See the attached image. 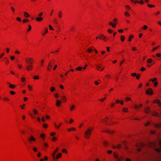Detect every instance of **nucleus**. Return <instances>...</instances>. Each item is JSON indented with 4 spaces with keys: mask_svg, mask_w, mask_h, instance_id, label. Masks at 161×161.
<instances>
[{
    "mask_svg": "<svg viewBox=\"0 0 161 161\" xmlns=\"http://www.w3.org/2000/svg\"><path fill=\"white\" fill-rule=\"evenodd\" d=\"M93 128H88L86 131L85 132V137L86 138H89L91 135L92 131V130Z\"/></svg>",
    "mask_w": 161,
    "mask_h": 161,
    "instance_id": "obj_1",
    "label": "nucleus"
},
{
    "mask_svg": "<svg viewBox=\"0 0 161 161\" xmlns=\"http://www.w3.org/2000/svg\"><path fill=\"white\" fill-rule=\"evenodd\" d=\"M157 80V78H153V79H150V81H152V82L154 83V86L156 87L158 85V82L157 81H155Z\"/></svg>",
    "mask_w": 161,
    "mask_h": 161,
    "instance_id": "obj_2",
    "label": "nucleus"
},
{
    "mask_svg": "<svg viewBox=\"0 0 161 161\" xmlns=\"http://www.w3.org/2000/svg\"><path fill=\"white\" fill-rule=\"evenodd\" d=\"M95 66L97 68V69L98 70L102 71L104 68V67L102 68L101 65V64H96L95 65Z\"/></svg>",
    "mask_w": 161,
    "mask_h": 161,
    "instance_id": "obj_3",
    "label": "nucleus"
},
{
    "mask_svg": "<svg viewBox=\"0 0 161 161\" xmlns=\"http://www.w3.org/2000/svg\"><path fill=\"white\" fill-rule=\"evenodd\" d=\"M158 144L159 145L160 148H155L154 149L156 151L160 153L161 152V140L159 141Z\"/></svg>",
    "mask_w": 161,
    "mask_h": 161,
    "instance_id": "obj_4",
    "label": "nucleus"
},
{
    "mask_svg": "<svg viewBox=\"0 0 161 161\" xmlns=\"http://www.w3.org/2000/svg\"><path fill=\"white\" fill-rule=\"evenodd\" d=\"M58 148H57L53 152L52 154V156L53 158V159L54 160H55V153L58 151Z\"/></svg>",
    "mask_w": 161,
    "mask_h": 161,
    "instance_id": "obj_5",
    "label": "nucleus"
},
{
    "mask_svg": "<svg viewBox=\"0 0 161 161\" xmlns=\"http://www.w3.org/2000/svg\"><path fill=\"white\" fill-rule=\"evenodd\" d=\"M98 37L101 39H103L104 41H106L108 39V38L103 34H101Z\"/></svg>",
    "mask_w": 161,
    "mask_h": 161,
    "instance_id": "obj_6",
    "label": "nucleus"
},
{
    "mask_svg": "<svg viewBox=\"0 0 161 161\" xmlns=\"http://www.w3.org/2000/svg\"><path fill=\"white\" fill-rule=\"evenodd\" d=\"M36 140V139L32 136H30V137L28 138V141L30 142H31L32 141H35Z\"/></svg>",
    "mask_w": 161,
    "mask_h": 161,
    "instance_id": "obj_7",
    "label": "nucleus"
},
{
    "mask_svg": "<svg viewBox=\"0 0 161 161\" xmlns=\"http://www.w3.org/2000/svg\"><path fill=\"white\" fill-rule=\"evenodd\" d=\"M146 93L147 94L152 95L153 94V91L151 89H149L147 90Z\"/></svg>",
    "mask_w": 161,
    "mask_h": 161,
    "instance_id": "obj_8",
    "label": "nucleus"
},
{
    "mask_svg": "<svg viewBox=\"0 0 161 161\" xmlns=\"http://www.w3.org/2000/svg\"><path fill=\"white\" fill-rule=\"evenodd\" d=\"M32 59L31 58H28L26 59V63L30 64H32Z\"/></svg>",
    "mask_w": 161,
    "mask_h": 161,
    "instance_id": "obj_9",
    "label": "nucleus"
},
{
    "mask_svg": "<svg viewBox=\"0 0 161 161\" xmlns=\"http://www.w3.org/2000/svg\"><path fill=\"white\" fill-rule=\"evenodd\" d=\"M32 69V66L31 65H28L26 66V69L27 71L31 70Z\"/></svg>",
    "mask_w": 161,
    "mask_h": 161,
    "instance_id": "obj_10",
    "label": "nucleus"
},
{
    "mask_svg": "<svg viewBox=\"0 0 161 161\" xmlns=\"http://www.w3.org/2000/svg\"><path fill=\"white\" fill-rule=\"evenodd\" d=\"M35 19L38 22H40L43 20L42 18L41 17H37Z\"/></svg>",
    "mask_w": 161,
    "mask_h": 161,
    "instance_id": "obj_11",
    "label": "nucleus"
},
{
    "mask_svg": "<svg viewBox=\"0 0 161 161\" xmlns=\"http://www.w3.org/2000/svg\"><path fill=\"white\" fill-rule=\"evenodd\" d=\"M7 84L8 85L9 87L12 89H14L15 87L14 85L10 84L9 82H7Z\"/></svg>",
    "mask_w": 161,
    "mask_h": 161,
    "instance_id": "obj_12",
    "label": "nucleus"
},
{
    "mask_svg": "<svg viewBox=\"0 0 161 161\" xmlns=\"http://www.w3.org/2000/svg\"><path fill=\"white\" fill-rule=\"evenodd\" d=\"M103 132H106L110 134H112L114 132V131H111V130H106L103 131Z\"/></svg>",
    "mask_w": 161,
    "mask_h": 161,
    "instance_id": "obj_13",
    "label": "nucleus"
},
{
    "mask_svg": "<svg viewBox=\"0 0 161 161\" xmlns=\"http://www.w3.org/2000/svg\"><path fill=\"white\" fill-rule=\"evenodd\" d=\"M61 103V101L59 100H57L56 101V106L58 107H59L60 105V104Z\"/></svg>",
    "mask_w": 161,
    "mask_h": 161,
    "instance_id": "obj_14",
    "label": "nucleus"
},
{
    "mask_svg": "<svg viewBox=\"0 0 161 161\" xmlns=\"http://www.w3.org/2000/svg\"><path fill=\"white\" fill-rule=\"evenodd\" d=\"M114 24H113L112 22H109V24L111 25L113 28H115L116 27V25L117 24V23L116 22H114Z\"/></svg>",
    "mask_w": 161,
    "mask_h": 161,
    "instance_id": "obj_15",
    "label": "nucleus"
},
{
    "mask_svg": "<svg viewBox=\"0 0 161 161\" xmlns=\"http://www.w3.org/2000/svg\"><path fill=\"white\" fill-rule=\"evenodd\" d=\"M154 103H158L161 107V103L159 100L158 99L155 100L154 101Z\"/></svg>",
    "mask_w": 161,
    "mask_h": 161,
    "instance_id": "obj_16",
    "label": "nucleus"
},
{
    "mask_svg": "<svg viewBox=\"0 0 161 161\" xmlns=\"http://www.w3.org/2000/svg\"><path fill=\"white\" fill-rule=\"evenodd\" d=\"M136 146L137 147H142L144 146V144L142 143H141L139 145H137Z\"/></svg>",
    "mask_w": 161,
    "mask_h": 161,
    "instance_id": "obj_17",
    "label": "nucleus"
},
{
    "mask_svg": "<svg viewBox=\"0 0 161 161\" xmlns=\"http://www.w3.org/2000/svg\"><path fill=\"white\" fill-rule=\"evenodd\" d=\"M150 111V109L149 108H145V112L147 113H148Z\"/></svg>",
    "mask_w": 161,
    "mask_h": 161,
    "instance_id": "obj_18",
    "label": "nucleus"
},
{
    "mask_svg": "<svg viewBox=\"0 0 161 161\" xmlns=\"http://www.w3.org/2000/svg\"><path fill=\"white\" fill-rule=\"evenodd\" d=\"M24 16L26 18H28L30 17V15L27 13L25 12L24 13Z\"/></svg>",
    "mask_w": 161,
    "mask_h": 161,
    "instance_id": "obj_19",
    "label": "nucleus"
},
{
    "mask_svg": "<svg viewBox=\"0 0 161 161\" xmlns=\"http://www.w3.org/2000/svg\"><path fill=\"white\" fill-rule=\"evenodd\" d=\"M124 159V157H118L117 159V161H122Z\"/></svg>",
    "mask_w": 161,
    "mask_h": 161,
    "instance_id": "obj_20",
    "label": "nucleus"
},
{
    "mask_svg": "<svg viewBox=\"0 0 161 161\" xmlns=\"http://www.w3.org/2000/svg\"><path fill=\"white\" fill-rule=\"evenodd\" d=\"M153 115L154 116H157V117H159L160 116V114L157 113L156 112H154L153 114Z\"/></svg>",
    "mask_w": 161,
    "mask_h": 161,
    "instance_id": "obj_21",
    "label": "nucleus"
},
{
    "mask_svg": "<svg viewBox=\"0 0 161 161\" xmlns=\"http://www.w3.org/2000/svg\"><path fill=\"white\" fill-rule=\"evenodd\" d=\"M62 155V154L61 153H58L57 155L56 156V157H55V158H57V159H58V158H60Z\"/></svg>",
    "mask_w": 161,
    "mask_h": 161,
    "instance_id": "obj_22",
    "label": "nucleus"
},
{
    "mask_svg": "<svg viewBox=\"0 0 161 161\" xmlns=\"http://www.w3.org/2000/svg\"><path fill=\"white\" fill-rule=\"evenodd\" d=\"M93 49L91 47H90L87 49V51L89 53H91Z\"/></svg>",
    "mask_w": 161,
    "mask_h": 161,
    "instance_id": "obj_23",
    "label": "nucleus"
},
{
    "mask_svg": "<svg viewBox=\"0 0 161 161\" xmlns=\"http://www.w3.org/2000/svg\"><path fill=\"white\" fill-rule=\"evenodd\" d=\"M155 126L157 128H159L161 127V124H155Z\"/></svg>",
    "mask_w": 161,
    "mask_h": 161,
    "instance_id": "obj_24",
    "label": "nucleus"
},
{
    "mask_svg": "<svg viewBox=\"0 0 161 161\" xmlns=\"http://www.w3.org/2000/svg\"><path fill=\"white\" fill-rule=\"evenodd\" d=\"M120 39H121V40L122 42H123L124 41V40L125 39V38L124 36H121Z\"/></svg>",
    "mask_w": 161,
    "mask_h": 161,
    "instance_id": "obj_25",
    "label": "nucleus"
},
{
    "mask_svg": "<svg viewBox=\"0 0 161 161\" xmlns=\"http://www.w3.org/2000/svg\"><path fill=\"white\" fill-rule=\"evenodd\" d=\"M62 13L61 12L59 11L58 12V16L59 18H61L62 17Z\"/></svg>",
    "mask_w": 161,
    "mask_h": 161,
    "instance_id": "obj_26",
    "label": "nucleus"
},
{
    "mask_svg": "<svg viewBox=\"0 0 161 161\" xmlns=\"http://www.w3.org/2000/svg\"><path fill=\"white\" fill-rule=\"evenodd\" d=\"M75 106L74 105H72L70 108L71 111H72L73 109L75 108Z\"/></svg>",
    "mask_w": 161,
    "mask_h": 161,
    "instance_id": "obj_27",
    "label": "nucleus"
},
{
    "mask_svg": "<svg viewBox=\"0 0 161 161\" xmlns=\"http://www.w3.org/2000/svg\"><path fill=\"white\" fill-rule=\"evenodd\" d=\"M123 111L125 112H127L128 111V109L127 108H123L122 109Z\"/></svg>",
    "mask_w": 161,
    "mask_h": 161,
    "instance_id": "obj_28",
    "label": "nucleus"
},
{
    "mask_svg": "<svg viewBox=\"0 0 161 161\" xmlns=\"http://www.w3.org/2000/svg\"><path fill=\"white\" fill-rule=\"evenodd\" d=\"M152 61V59L151 58L148 59L147 61V62L148 63H151Z\"/></svg>",
    "mask_w": 161,
    "mask_h": 161,
    "instance_id": "obj_29",
    "label": "nucleus"
},
{
    "mask_svg": "<svg viewBox=\"0 0 161 161\" xmlns=\"http://www.w3.org/2000/svg\"><path fill=\"white\" fill-rule=\"evenodd\" d=\"M159 47V46H158L156 47H153L152 49V51H154L156 49H157Z\"/></svg>",
    "mask_w": 161,
    "mask_h": 161,
    "instance_id": "obj_30",
    "label": "nucleus"
},
{
    "mask_svg": "<svg viewBox=\"0 0 161 161\" xmlns=\"http://www.w3.org/2000/svg\"><path fill=\"white\" fill-rule=\"evenodd\" d=\"M45 137V135L44 134H41V137L43 138V140H44V138Z\"/></svg>",
    "mask_w": 161,
    "mask_h": 161,
    "instance_id": "obj_31",
    "label": "nucleus"
},
{
    "mask_svg": "<svg viewBox=\"0 0 161 161\" xmlns=\"http://www.w3.org/2000/svg\"><path fill=\"white\" fill-rule=\"evenodd\" d=\"M82 69V68L80 67H79L77 68H76V69L77 70H81Z\"/></svg>",
    "mask_w": 161,
    "mask_h": 161,
    "instance_id": "obj_32",
    "label": "nucleus"
},
{
    "mask_svg": "<svg viewBox=\"0 0 161 161\" xmlns=\"http://www.w3.org/2000/svg\"><path fill=\"white\" fill-rule=\"evenodd\" d=\"M62 99L63 100H64V101H66V97L65 96H62Z\"/></svg>",
    "mask_w": 161,
    "mask_h": 161,
    "instance_id": "obj_33",
    "label": "nucleus"
},
{
    "mask_svg": "<svg viewBox=\"0 0 161 161\" xmlns=\"http://www.w3.org/2000/svg\"><path fill=\"white\" fill-rule=\"evenodd\" d=\"M151 145L153 147H155L156 146V144L154 143H151Z\"/></svg>",
    "mask_w": 161,
    "mask_h": 161,
    "instance_id": "obj_34",
    "label": "nucleus"
},
{
    "mask_svg": "<svg viewBox=\"0 0 161 161\" xmlns=\"http://www.w3.org/2000/svg\"><path fill=\"white\" fill-rule=\"evenodd\" d=\"M33 149L34 150V151L35 152H37V149L36 148V147H33Z\"/></svg>",
    "mask_w": 161,
    "mask_h": 161,
    "instance_id": "obj_35",
    "label": "nucleus"
},
{
    "mask_svg": "<svg viewBox=\"0 0 161 161\" xmlns=\"http://www.w3.org/2000/svg\"><path fill=\"white\" fill-rule=\"evenodd\" d=\"M62 153H67V151L65 149H64L62 150Z\"/></svg>",
    "mask_w": 161,
    "mask_h": 161,
    "instance_id": "obj_36",
    "label": "nucleus"
},
{
    "mask_svg": "<svg viewBox=\"0 0 161 161\" xmlns=\"http://www.w3.org/2000/svg\"><path fill=\"white\" fill-rule=\"evenodd\" d=\"M28 26L29 28L27 30V32H28V31H30V30H31V26L30 25H29Z\"/></svg>",
    "mask_w": 161,
    "mask_h": 161,
    "instance_id": "obj_37",
    "label": "nucleus"
},
{
    "mask_svg": "<svg viewBox=\"0 0 161 161\" xmlns=\"http://www.w3.org/2000/svg\"><path fill=\"white\" fill-rule=\"evenodd\" d=\"M147 28H148L147 26L146 25H145L143 26V29L144 30H146Z\"/></svg>",
    "mask_w": 161,
    "mask_h": 161,
    "instance_id": "obj_38",
    "label": "nucleus"
},
{
    "mask_svg": "<svg viewBox=\"0 0 161 161\" xmlns=\"http://www.w3.org/2000/svg\"><path fill=\"white\" fill-rule=\"evenodd\" d=\"M55 90V88L53 87H52L51 89V92H53Z\"/></svg>",
    "mask_w": 161,
    "mask_h": 161,
    "instance_id": "obj_39",
    "label": "nucleus"
},
{
    "mask_svg": "<svg viewBox=\"0 0 161 161\" xmlns=\"http://www.w3.org/2000/svg\"><path fill=\"white\" fill-rule=\"evenodd\" d=\"M48 32V29L47 28H46L45 29V31L44 32V33L42 34L43 36H44L46 33H47Z\"/></svg>",
    "mask_w": 161,
    "mask_h": 161,
    "instance_id": "obj_40",
    "label": "nucleus"
},
{
    "mask_svg": "<svg viewBox=\"0 0 161 161\" xmlns=\"http://www.w3.org/2000/svg\"><path fill=\"white\" fill-rule=\"evenodd\" d=\"M33 111L34 113L35 114H37V111L35 109H33Z\"/></svg>",
    "mask_w": 161,
    "mask_h": 161,
    "instance_id": "obj_41",
    "label": "nucleus"
},
{
    "mask_svg": "<svg viewBox=\"0 0 161 161\" xmlns=\"http://www.w3.org/2000/svg\"><path fill=\"white\" fill-rule=\"evenodd\" d=\"M125 14L127 16H129L130 15V14L127 12H125Z\"/></svg>",
    "mask_w": 161,
    "mask_h": 161,
    "instance_id": "obj_42",
    "label": "nucleus"
},
{
    "mask_svg": "<svg viewBox=\"0 0 161 161\" xmlns=\"http://www.w3.org/2000/svg\"><path fill=\"white\" fill-rule=\"evenodd\" d=\"M29 21V20L28 19H24L23 20V22L24 23H26V22H28Z\"/></svg>",
    "mask_w": 161,
    "mask_h": 161,
    "instance_id": "obj_43",
    "label": "nucleus"
},
{
    "mask_svg": "<svg viewBox=\"0 0 161 161\" xmlns=\"http://www.w3.org/2000/svg\"><path fill=\"white\" fill-rule=\"evenodd\" d=\"M147 6L149 7H150V8H152V7H154V6L153 5H150V4H147Z\"/></svg>",
    "mask_w": 161,
    "mask_h": 161,
    "instance_id": "obj_44",
    "label": "nucleus"
},
{
    "mask_svg": "<svg viewBox=\"0 0 161 161\" xmlns=\"http://www.w3.org/2000/svg\"><path fill=\"white\" fill-rule=\"evenodd\" d=\"M114 156L115 158L117 159L118 158V156L115 153H114Z\"/></svg>",
    "mask_w": 161,
    "mask_h": 161,
    "instance_id": "obj_45",
    "label": "nucleus"
},
{
    "mask_svg": "<svg viewBox=\"0 0 161 161\" xmlns=\"http://www.w3.org/2000/svg\"><path fill=\"white\" fill-rule=\"evenodd\" d=\"M16 20L19 22H21V19L19 17L17 18H16Z\"/></svg>",
    "mask_w": 161,
    "mask_h": 161,
    "instance_id": "obj_46",
    "label": "nucleus"
},
{
    "mask_svg": "<svg viewBox=\"0 0 161 161\" xmlns=\"http://www.w3.org/2000/svg\"><path fill=\"white\" fill-rule=\"evenodd\" d=\"M133 37V36L131 35L129 37V41L130 42L131 41V38Z\"/></svg>",
    "mask_w": 161,
    "mask_h": 161,
    "instance_id": "obj_47",
    "label": "nucleus"
},
{
    "mask_svg": "<svg viewBox=\"0 0 161 161\" xmlns=\"http://www.w3.org/2000/svg\"><path fill=\"white\" fill-rule=\"evenodd\" d=\"M125 100L126 101H127L128 100H131V98L129 97H127L125 98Z\"/></svg>",
    "mask_w": 161,
    "mask_h": 161,
    "instance_id": "obj_48",
    "label": "nucleus"
},
{
    "mask_svg": "<svg viewBox=\"0 0 161 161\" xmlns=\"http://www.w3.org/2000/svg\"><path fill=\"white\" fill-rule=\"evenodd\" d=\"M131 75L133 76H135L137 75V74L136 73H133L131 74Z\"/></svg>",
    "mask_w": 161,
    "mask_h": 161,
    "instance_id": "obj_49",
    "label": "nucleus"
},
{
    "mask_svg": "<svg viewBox=\"0 0 161 161\" xmlns=\"http://www.w3.org/2000/svg\"><path fill=\"white\" fill-rule=\"evenodd\" d=\"M103 143L105 146H106L108 144V142H104Z\"/></svg>",
    "mask_w": 161,
    "mask_h": 161,
    "instance_id": "obj_50",
    "label": "nucleus"
},
{
    "mask_svg": "<svg viewBox=\"0 0 161 161\" xmlns=\"http://www.w3.org/2000/svg\"><path fill=\"white\" fill-rule=\"evenodd\" d=\"M125 7L127 9H130V6L128 5H126Z\"/></svg>",
    "mask_w": 161,
    "mask_h": 161,
    "instance_id": "obj_51",
    "label": "nucleus"
},
{
    "mask_svg": "<svg viewBox=\"0 0 161 161\" xmlns=\"http://www.w3.org/2000/svg\"><path fill=\"white\" fill-rule=\"evenodd\" d=\"M10 93L11 95H14L15 93L13 91H11L10 92Z\"/></svg>",
    "mask_w": 161,
    "mask_h": 161,
    "instance_id": "obj_52",
    "label": "nucleus"
},
{
    "mask_svg": "<svg viewBox=\"0 0 161 161\" xmlns=\"http://www.w3.org/2000/svg\"><path fill=\"white\" fill-rule=\"evenodd\" d=\"M21 80L23 82H24L25 81V79L23 77L21 78Z\"/></svg>",
    "mask_w": 161,
    "mask_h": 161,
    "instance_id": "obj_53",
    "label": "nucleus"
},
{
    "mask_svg": "<svg viewBox=\"0 0 161 161\" xmlns=\"http://www.w3.org/2000/svg\"><path fill=\"white\" fill-rule=\"evenodd\" d=\"M34 78L35 79H39V77L37 76H36L34 77Z\"/></svg>",
    "mask_w": 161,
    "mask_h": 161,
    "instance_id": "obj_54",
    "label": "nucleus"
},
{
    "mask_svg": "<svg viewBox=\"0 0 161 161\" xmlns=\"http://www.w3.org/2000/svg\"><path fill=\"white\" fill-rule=\"evenodd\" d=\"M156 55L157 57H160L161 56V55L159 53H157Z\"/></svg>",
    "mask_w": 161,
    "mask_h": 161,
    "instance_id": "obj_55",
    "label": "nucleus"
},
{
    "mask_svg": "<svg viewBox=\"0 0 161 161\" xmlns=\"http://www.w3.org/2000/svg\"><path fill=\"white\" fill-rule=\"evenodd\" d=\"M52 67V65L51 64V62H50L48 65V67Z\"/></svg>",
    "mask_w": 161,
    "mask_h": 161,
    "instance_id": "obj_56",
    "label": "nucleus"
},
{
    "mask_svg": "<svg viewBox=\"0 0 161 161\" xmlns=\"http://www.w3.org/2000/svg\"><path fill=\"white\" fill-rule=\"evenodd\" d=\"M49 28L50 29V30H53V28L52 26L50 25H49Z\"/></svg>",
    "mask_w": 161,
    "mask_h": 161,
    "instance_id": "obj_57",
    "label": "nucleus"
},
{
    "mask_svg": "<svg viewBox=\"0 0 161 161\" xmlns=\"http://www.w3.org/2000/svg\"><path fill=\"white\" fill-rule=\"evenodd\" d=\"M121 147V145L120 144H118L117 146V147L118 148H120Z\"/></svg>",
    "mask_w": 161,
    "mask_h": 161,
    "instance_id": "obj_58",
    "label": "nucleus"
},
{
    "mask_svg": "<svg viewBox=\"0 0 161 161\" xmlns=\"http://www.w3.org/2000/svg\"><path fill=\"white\" fill-rule=\"evenodd\" d=\"M145 70H146V69L143 67H142L141 68V70L142 71H143Z\"/></svg>",
    "mask_w": 161,
    "mask_h": 161,
    "instance_id": "obj_59",
    "label": "nucleus"
},
{
    "mask_svg": "<svg viewBox=\"0 0 161 161\" xmlns=\"http://www.w3.org/2000/svg\"><path fill=\"white\" fill-rule=\"evenodd\" d=\"M160 12L159 11H158L157 13L154 14L156 15H157L160 14Z\"/></svg>",
    "mask_w": 161,
    "mask_h": 161,
    "instance_id": "obj_60",
    "label": "nucleus"
},
{
    "mask_svg": "<svg viewBox=\"0 0 161 161\" xmlns=\"http://www.w3.org/2000/svg\"><path fill=\"white\" fill-rule=\"evenodd\" d=\"M43 144L46 147H48V144L47 143H43Z\"/></svg>",
    "mask_w": 161,
    "mask_h": 161,
    "instance_id": "obj_61",
    "label": "nucleus"
},
{
    "mask_svg": "<svg viewBox=\"0 0 161 161\" xmlns=\"http://www.w3.org/2000/svg\"><path fill=\"white\" fill-rule=\"evenodd\" d=\"M11 8L13 13L14 12V9L13 7H11Z\"/></svg>",
    "mask_w": 161,
    "mask_h": 161,
    "instance_id": "obj_62",
    "label": "nucleus"
},
{
    "mask_svg": "<svg viewBox=\"0 0 161 161\" xmlns=\"http://www.w3.org/2000/svg\"><path fill=\"white\" fill-rule=\"evenodd\" d=\"M43 127L45 128H46L47 127V124H43Z\"/></svg>",
    "mask_w": 161,
    "mask_h": 161,
    "instance_id": "obj_63",
    "label": "nucleus"
},
{
    "mask_svg": "<svg viewBox=\"0 0 161 161\" xmlns=\"http://www.w3.org/2000/svg\"><path fill=\"white\" fill-rule=\"evenodd\" d=\"M42 122H44L45 121V119H44V118L43 117H42Z\"/></svg>",
    "mask_w": 161,
    "mask_h": 161,
    "instance_id": "obj_64",
    "label": "nucleus"
}]
</instances>
